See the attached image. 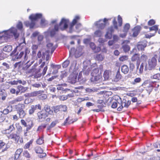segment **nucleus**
Returning a JSON list of instances; mask_svg holds the SVG:
<instances>
[{
    "instance_id": "3c124183",
    "label": "nucleus",
    "mask_w": 160,
    "mask_h": 160,
    "mask_svg": "<svg viewBox=\"0 0 160 160\" xmlns=\"http://www.w3.org/2000/svg\"><path fill=\"white\" fill-rule=\"evenodd\" d=\"M94 34L96 37H100L102 35V32L101 30H98L94 32Z\"/></svg>"
},
{
    "instance_id": "680f3d73",
    "label": "nucleus",
    "mask_w": 160,
    "mask_h": 160,
    "mask_svg": "<svg viewBox=\"0 0 160 160\" xmlns=\"http://www.w3.org/2000/svg\"><path fill=\"white\" fill-rule=\"evenodd\" d=\"M5 119V116L3 114L2 111H0V122H2Z\"/></svg>"
},
{
    "instance_id": "ea45409f",
    "label": "nucleus",
    "mask_w": 160,
    "mask_h": 160,
    "mask_svg": "<svg viewBox=\"0 0 160 160\" xmlns=\"http://www.w3.org/2000/svg\"><path fill=\"white\" fill-rule=\"evenodd\" d=\"M122 48L123 51L125 52H128L130 50V47L127 44L123 45Z\"/></svg>"
},
{
    "instance_id": "49530a36",
    "label": "nucleus",
    "mask_w": 160,
    "mask_h": 160,
    "mask_svg": "<svg viewBox=\"0 0 160 160\" xmlns=\"http://www.w3.org/2000/svg\"><path fill=\"white\" fill-rule=\"evenodd\" d=\"M17 134L18 135H20L22 131V127L20 125L16 127Z\"/></svg>"
},
{
    "instance_id": "423d86ee",
    "label": "nucleus",
    "mask_w": 160,
    "mask_h": 160,
    "mask_svg": "<svg viewBox=\"0 0 160 160\" xmlns=\"http://www.w3.org/2000/svg\"><path fill=\"white\" fill-rule=\"evenodd\" d=\"M7 128L2 131L3 134L7 135L9 134L12 132L14 131L15 128L13 124H8L7 125Z\"/></svg>"
},
{
    "instance_id": "a211bd4d",
    "label": "nucleus",
    "mask_w": 160,
    "mask_h": 160,
    "mask_svg": "<svg viewBox=\"0 0 160 160\" xmlns=\"http://www.w3.org/2000/svg\"><path fill=\"white\" fill-rule=\"evenodd\" d=\"M37 109L41 110V106L40 104L36 105H32L31 108L29 110V113L30 115L34 113L35 111Z\"/></svg>"
},
{
    "instance_id": "f704fd0d",
    "label": "nucleus",
    "mask_w": 160,
    "mask_h": 160,
    "mask_svg": "<svg viewBox=\"0 0 160 160\" xmlns=\"http://www.w3.org/2000/svg\"><path fill=\"white\" fill-rule=\"evenodd\" d=\"M24 108L25 105L23 104L19 103L15 106V108L17 111L23 110Z\"/></svg>"
},
{
    "instance_id": "f257e3e1",
    "label": "nucleus",
    "mask_w": 160,
    "mask_h": 160,
    "mask_svg": "<svg viewBox=\"0 0 160 160\" xmlns=\"http://www.w3.org/2000/svg\"><path fill=\"white\" fill-rule=\"evenodd\" d=\"M99 69L97 68L93 70L91 73V77L90 80L92 82L95 83H99L102 81L101 73L99 72Z\"/></svg>"
},
{
    "instance_id": "774afa93",
    "label": "nucleus",
    "mask_w": 160,
    "mask_h": 160,
    "mask_svg": "<svg viewBox=\"0 0 160 160\" xmlns=\"http://www.w3.org/2000/svg\"><path fill=\"white\" fill-rule=\"evenodd\" d=\"M148 58L147 56L144 54H142L140 57V59H141L142 60L144 61H146Z\"/></svg>"
},
{
    "instance_id": "f03ea898",
    "label": "nucleus",
    "mask_w": 160,
    "mask_h": 160,
    "mask_svg": "<svg viewBox=\"0 0 160 160\" xmlns=\"http://www.w3.org/2000/svg\"><path fill=\"white\" fill-rule=\"evenodd\" d=\"M5 35L0 36V39L3 37H6L8 38H10L13 36L15 37H18L19 34L17 33V30L15 28L12 27L9 30L5 31Z\"/></svg>"
},
{
    "instance_id": "8fccbe9b",
    "label": "nucleus",
    "mask_w": 160,
    "mask_h": 160,
    "mask_svg": "<svg viewBox=\"0 0 160 160\" xmlns=\"http://www.w3.org/2000/svg\"><path fill=\"white\" fill-rule=\"evenodd\" d=\"M22 82V80H13V81H11L9 82L8 83L12 85H17L18 83H21Z\"/></svg>"
},
{
    "instance_id": "9d476101",
    "label": "nucleus",
    "mask_w": 160,
    "mask_h": 160,
    "mask_svg": "<svg viewBox=\"0 0 160 160\" xmlns=\"http://www.w3.org/2000/svg\"><path fill=\"white\" fill-rule=\"evenodd\" d=\"M130 104L131 101L130 100H127L125 99H123L121 102V105L118 108L117 110L118 111H121L123 107L127 108Z\"/></svg>"
},
{
    "instance_id": "f3484780",
    "label": "nucleus",
    "mask_w": 160,
    "mask_h": 160,
    "mask_svg": "<svg viewBox=\"0 0 160 160\" xmlns=\"http://www.w3.org/2000/svg\"><path fill=\"white\" fill-rule=\"evenodd\" d=\"M80 17L78 16H75L72 22L70 23L69 27V32L70 33L72 32L74 26L76 24L78 21L79 20Z\"/></svg>"
},
{
    "instance_id": "7c9ffc66",
    "label": "nucleus",
    "mask_w": 160,
    "mask_h": 160,
    "mask_svg": "<svg viewBox=\"0 0 160 160\" xmlns=\"http://www.w3.org/2000/svg\"><path fill=\"white\" fill-rule=\"evenodd\" d=\"M24 24L27 27H29L30 28H33L35 25V23L33 22H30L29 21H26L24 22Z\"/></svg>"
},
{
    "instance_id": "393cba45",
    "label": "nucleus",
    "mask_w": 160,
    "mask_h": 160,
    "mask_svg": "<svg viewBox=\"0 0 160 160\" xmlns=\"http://www.w3.org/2000/svg\"><path fill=\"white\" fill-rule=\"evenodd\" d=\"M17 88L18 89V90L16 92V94L18 95L19 94L20 92H21V93H23L25 92L28 88L27 87H25L21 85H19L17 86Z\"/></svg>"
},
{
    "instance_id": "69168bd1",
    "label": "nucleus",
    "mask_w": 160,
    "mask_h": 160,
    "mask_svg": "<svg viewBox=\"0 0 160 160\" xmlns=\"http://www.w3.org/2000/svg\"><path fill=\"white\" fill-rule=\"evenodd\" d=\"M155 21L153 19H150L148 22V25L150 26H152L155 24Z\"/></svg>"
},
{
    "instance_id": "37998d69",
    "label": "nucleus",
    "mask_w": 160,
    "mask_h": 160,
    "mask_svg": "<svg viewBox=\"0 0 160 160\" xmlns=\"http://www.w3.org/2000/svg\"><path fill=\"white\" fill-rule=\"evenodd\" d=\"M57 121H53L52 122L50 125L48 126L47 128V131H49L51 130V129L54 127L56 124Z\"/></svg>"
},
{
    "instance_id": "9b49d317",
    "label": "nucleus",
    "mask_w": 160,
    "mask_h": 160,
    "mask_svg": "<svg viewBox=\"0 0 160 160\" xmlns=\"http://www.w3.org/2000/svg\"><path fill=\"white\" fill-rule=\"evenodd\" d=\"M36 152L39 154L38 156L40 158H43L46 156V154L43 152V150L42 148L40 147H36L34 149Z\"/></svg>"
},
{
    "instance_id": "e2e57ef3",
    "label": "nucleus",
    "mask_w": 160,
    "mask_h": 160,
    "mask_svg": "<svg viewBox=\"0 0 160 160\" xmlns=\"http://www.w3.org/2000/svg\"><path fill=\"white\" fill-rule=\"evenodd\" d=\"M9 108V107H7V108L3 110V112H2V113H3V114L4 115H7L8 114L9 112H10V111L8 109V108Z\"/></svg>"
},
{
    "instance_id": "cd10ccee",
    "label": "nucleus",
    "mask_w": 160,
    "mask_h": 160,
    "mask_svg": "<svg viewBox=\"0 0 160 160\" xmlns=\"http://www.w3.org/2000/svg\"><path fill=\"white\" fill-rule=\"evenodd\" d=\"M121 71L124 74H127L129 72V68L126 65H123L121 67Z\"/></svg>"
},
{
    "instance_id": "ddd939ff",
    "label": "nucleus",
    "mask_w": 160,
    "mask_h": 160,
    "mask_svg": "<svg viewBox=\"0 0 160 160\" xmlns=\"http://www.w3.org/2000/svg\"><path fill=\"white\" fill-rule=\"evenodd\" d=\"M98 105L97 106L98 109H94L92 110L93 112H99L101 111V109L104 107L105 103L104 101L102 100H98Z\"/></svg>"
},
{
    "instance_id": "864d4df0",
    "label": "nucleus",
    "mask_w": 160,
    "mask_h": 160,
    "mask_svg": "<svg viewBox=\"0 0 160 160\" xmlns=\"http://www.w3.org/2000/svg\"><path fill=\"white\" fill-rule=\"evenodd\" d=\"M130 28V25L129 23L126 24L123 27V31L125 32H127L128 31Z\"/></svg>"
},
{
    "instance_id": "0e129e2a",
    "label": "nucleus",
    "mask_w": 160,
    "mask_h": 160,
    "mask_svg": "<svg viewBox=\"0 0 160 160\" xmlns=\"http://www.w3.org/2000/svg\"><path fill=\"white\" fill-rule=\"evenodd\" d=\"M144 68V63H141L140 68H139V73L140 74H141L142 73Z\"/></svg>"
},
{
    "instance_id": "5fc2aeb1",
    "label": "nucleus",
    "mask_w": 160,
    "mask_h": 160,
    "mask_svg": "<svg viewBox=\"0 0 160 160\" xmlns=\"http://www.w3.org/2000/svg\"><path fill=\"white\" fill-rule=\"evenodd\" d=\"M24 52H24L25 54H24V60H27L28 59V57L27 56V55L30 53V51L28 48H25V50Z\"/></svg>"
},
{
    "instance_id": "2f4dec72",
    "label": "nucleus",
    "mask_w": 160,
    "mask_h": 160,
    "mask_svg": "<svg viewBox=\"0 0 160 160\" xmlns=\"http://www.w3.org/2000/svg\"><path fill=\"white\" fill-rule=\"evenodd\" d=\"M33 62H31L30 63L29 62V61H28L26 63H25L22 68V70L24 71H26L28 69L32 64L33 63Z\"/></svg>"
},
{
    "instance_id": "58836bf2",
    "label": "nucleus",
    "mask_w": 160,
    "mask_h": 160,
    "mask_svg": "<svg viewBox=\"0 0 160 160\" xmlns=\"http://www.w3.org/2000/svg\"><path fill=\"white\" fill-rule=\"evenodd\" d=\"M51 67L53 68H57V69L55 70L54 71H53L52 73L53 74H55L58 73V69L59 68H60L61 67V66L60 65H55L53 64H52L51 65Z\"/></svg>"
},
{
    "instance_id": "4be33fe9",
    "label": "nucleus",
    "mask_w": 160,
    "mask_h": 160,
    "mask_svg": "<svg viewBox=\"0 0 160 160\" xmlns=\"http://www.w3.org/2000/svg\"><path fill=\"white\" fill-rule=\"evenodd\" d=\"M142 28L140 26H137L134 27L133 29L132 36L134 37L137 36L140 32Z\"/></svg>"
},
{
    "instance_id": "39448f33",
    "label": "nucleus",
    "mask_w": 160,
    "mask_h": 160,
    "mask_svg": "<svg viewBox=\"0 0 160 160\" xmlns=\"http://www.w3.org/2000/svg\"><path fill=\"white\" fill-rule=\"evenodd\" d=\"M69 22V21L68 20L64 18L62 19L58 25L59 29L61 31H64L67 29L68 27Z\"/></svg>"
},
{
    "instance_id": "a878e982",
    "label": "nucleus",
    "mask_w": 160,
    "mask_h": 160,
    "mask_svg": "<svg viewBox=\"0 0 160 160\" xmlns=\"http://www.w3.org/2000/svg\"><path fill=\"white\" fill-rule=\"evenodd\" d=\"M77 75L71 74L68 77V81L71 83H75L77 81Z\"/></svg>"
},
{
    "instance_id": "c756f323",
    "label": "nucleus",
    "mask_w": 160,
    "mask_h": 160,
    "mask_svg": "<svg viewBox=\"0 0 160 160\" xmlns=\"http://www.w3.org/2000/svg\"><path fill=\"white\" fill-rule=\"evenodd\" d=\"M24 100V97L23 96H21L18 97L12 101V104L17 103V102H21Z\"/></svg>"
},
{
    "instance_id": "b1692460",
    "label": "nucleus",
    "mask_w": 160,
    "mask_h": 160,
    "mask_svg": "<svg viewBox=\"0 0 160 160\" xmlns=\"http://www.w3.org/2000/svg\"><path fill=\"white\" fill-rule=\"evenodd\" d=\"M6 136L8 139H13L15 141H18L19 137V135H18L17 133H11L9 134Z\"/></svg>"
},
{
    "instance_id": "f8f14e48",
    "label": "nucleus",
    "mask_w": 160,
    "mask_h": 160,
    "mask_svg": "<svg viewBox=\"0 0 160 160\" xmlns=\"http://www.w3.org/2000/svg\"><path fill=\"white\" fill-rule=\"evenodd\" d=\"M17 51V48H16L12 51L11 53V55L13 57H14L15 59H18L21 58L24 55V52H21L18 55V53H16Z\"/></svg>"
},
{
    "instance_id": "4d7b16f0",
    "label": "nucleus",
    "mask_w": 160,
    "mask_h": 160,
    "mask_svg": "<svg viewBox=\"0 0 160 160\" xmlns=\"http://www.w3.org/2000/svg\"><path fill=\"white\" fill-rule=\"evenodd\" d=\"M151 78L157 80L160 79V74L159 73L156 74L151 76Z\"/></svg>"
},
{
    "instance_id": "1a4fd4ad",
    "label": "nucleus",
    "mask_w": 160,
    "mask_h": 160,
    "mask_svg": "<svg viewBox=\"0 0 160 160\" xmlns=\"http://www.w3.org/2000/svg\"><path fill=\"white\" fill-rule=\"evenodd\" d=\"M158 25H155L152 27L149 28V31H154L155 33H150V34H147L145 35V38H150L153 36H154L158 31Z\"/></svg>"
},
{
    "instance_id": "79ce46f5",
    "label": "nucleus",
    "mask_w": 160,
    "mask_h": 160,
    "mask_svg": "<svg viewBox=\"0 0 160 160\" xmlns=\"http://www.w3.org/2000/svg\"><path fill=\"white\" fill-rule=\"evenodd\" d=\"M141 78L138 77L134 79V81L131 82V84L133 85H135L138 83H140L141 81Z\"/></svg>"
},
{
    "instance_id": "09e8293b",
    "label": "nucleus",
    "mask_w": 160,
    "mask_h": 160,
    "mask_svg": "<svg viewBox=\"0 0 160 160\" xmlns=\"http://www.w3.org/2000/svg\"><path fill=\"white\" fill-rule=\"evenodd\" d=\"M104 57L101 54H98L96 55L95 57L96 60L99 61H102L104 58Z\"/></svg>"
},
{
    "instance_id": "c85d7f7f",
    "label": "nucleus",
    "mask_w": 160,
    "mask_h": 160,
    "mask_svg": "<svg viewBox=\"0 0 160 160\" xmlns=\"http://www.w3.org/2000/svg\"><path fill=\"white\" fill-rule=\"evenodd\" d=\"M23 149L22 148H19L17 149L15 152V158L16 159H18L20 157V155L22 152Z\"/></svg>"
},
{
    "instance_id": "13d9d810",
    "label": "nucleus",
    "mask_w": 160,
    "mask_h": 160,
    "mask_svg": "<svg viewBox=\"0 0 160 160\" xmlns=\"http://www.w3.org/2000/svg\"><path fill=\"white\" fill-rule=\"evenodd\" d=\"M105 37L106 38L108 39H111L112 37V34L107 31L105 35Z\"/></svg>"
},
{
    "instance_id": "bb28decb",
    "label": "nucleus",
    "mask_w": 160,
    "mask_h": 160,
    "mask_svg": "<svg viewBox=\"0 0 160 160\" xmlns=\"http://www.w3.org/2000/svg\"><path fill=\"white\" fill-rule=\"evenodd\" d=\"M147 45L145 42H140L137 45V47L139 50H144V48L146 47Z\"/></svg>"
},
{
    "instance_id": "603ef678",
    "label": "nucleus",
    "mask_w": 160,
    "mask_h": 160,
    "mask_svg": "<svg viewBox=\"0 0 160 160\" xmlns=\"http://www.w3.org/2000/svg\"><path fill=\"white\" fill-rule=\"evenodd\" d=\"M43 138V136L39 138L37 140V143L39 145L43 144L44 143Z\"/></svg>"
},
{
    "instance_id": "052dcab7",
    "label": "nucleus",
    "mask_w": 160,
    "mask_h": 160,
    "mask_svg": "<svg viewBox=\"0 0 160 160\" xmlns=\"http://www.w3.org/2000/svg\"><path fill=\"white\" fill-rule=\"evenodd\" d=\"M118 19L119 26L121 27L122 26V17L119 15L118 16Z\"/></svg>"
},
{
    "instance_id": "de8ad7c7",
    "label": "nucleus",
    "mask_w": 160,
    "mask_h": 160,
    "mask_svg": "<svg viewBox=\"0 0 160 160\" xmlns=\"http://www.w3.org/2000/svg\"><path fill=\"white\" fill-rule=\"evenodd\" d=\"M122 75H121L120 72V67L118 68V71H117L116 74L115 76V79H116V81H118L121 78Z\"/></svg>"
},
{
    "instance_id": "e433bc0d",
    "label": "nucleus",
    "mask_w": 160,
    "mask_h": 160,
    "mask_svg": "<svg viewBox=\"0 0 160 160\" xmlns=\"http://www.w3.org/2000/svg\"><path fill=\"white\" fill-rule=\"evenodd\" d=\"M17 113L19 114V118H24L26 115V113L23 110L17 111Z\"/></svg>"
},
{
    "instance_id": "6e6d98bb",
    "label": "nucleus",
    "mask_w": 160,
    "mask_h": 160,
    "mask_svg": "<svg viewBox=\"0 0 160 160\" xmlns=\"http://www.w3.org/2000/svg\"><path fill=\"white\" fill-rule=\"evenodd\" d=\"M70 63V61L69 60H67L65 61L62 64L63 68H67Z\"/></svg>"
},
{
    "instance_id": "dca6fc26",
    "label": "nucleus",
    "mask_w": 160,
    "mask_h": 160,
    "mask_svg": "<svg viewBox=\"0 0 160 160\" xmlns=\"http://www.w3.org/2000/svg\"><path fill=\"white\" fill-rule=\"evenodd\" d=\"M48 116V115H52L53 111L51 108L50 106L48 104L45 105L42 110Z\"/></svg>"
},
{
    "instance_id": "412c9836",
    "label": "nucleus",
    "mask_w": 160,
    "mask_h": 160,
    "mask_svg": "<svg viewBox=\"0 0 160 160\" xmlns=\"http://www.w3.org/2000/svg\"><path fill=\"white\" fill-rule=\"evenodd\" d=\"M59 30V28L58 24H55L54 25V28L51 30L49 32L51 36L52 37L54 36L58 31Z\"/></svg>"
},
{
    "instance_id": "338daca9",
    "label": "nucleus",
    "mask_w": 160,
    "mask_h": 160,
    "mask_svg": "<svg viewBox=\"0 0 160 160\" xmlns=\"http://www.w3.org/2000/svg\"><path fill=\"white\" fill-rule=\"evenodd\" d=\"M24 156L27 158H30V155L27 150H25L23 152Z\"/></svg>"
},
{
    "instance_id": "6ab92c4d",
    "label": "nucleus",
    "mask_w": 160,
    "mask_h": 160,
    "mask_svg": "<svg viewBox=\"0 0 160 160\" xmlns=\"http://www.w3.org/2000/svg\"><path fill=\"white\" fill-rule=\"evenodd\" d=\"M47 46L48 50L46 52H47V53H49L50 51L51 54L53 53L57 47L56 46H53V44L51 43H48L47 44Z\"/></svg>"
},
{
    "instance_id": "c03bdc74",
    "label": "nucleus",
    "mask_w": 160,
    "mask_h": 160,
    "mask_svg": "<svg viewBox=\"0 0 160 160\" xmlns=\"http://www.w3.org/2000/svg\"><path fill=\"white\" fill-rule=\"evenodd\" d=\"M47 125V124H41L38 127L37 131H38L43 130L45 128H46Z\"/></svg>"
},
{
    "instance_id": "4c0bfd02",
    "label": "nucleus",
    "mask_w": 160,
    "mask_h": 160,
    "mask_svg": "<svg viewBox=\"0 0 160 160\" xmlns=\"http://www.w3.org/2000/svg\"><path fill=\"white\" fill-rule=\"evenodd\" d=\"M33 141V139H31L26 143L23 147L24 148V149H29L30 146L32 145Z\"/></svg>"
},
{
    "instance_id": "4468645a",
    "label": "nucleus",
    "mask_w": 160,
    "mask_h": 160,
    "mask_svg": "<svg viewBox=\"0 0 160 160\" xmlns=\"http://www.w3.org/2000/svg\"><path fill=\"white\" fill-rule=\"evenodd\" d=\"M37 119L39 120L43 121L48 116L42 110L38 112L37 113Z\"/></svg>"
},
{
    "instance_id": "0eeeda50",
    "label": "nucleus",
    "mask_w": 160,
    "mask_h": 160,
    "mask_svg": "<svg viewBox=\"0 0 160 160\" xmlns=\"http://www.w3.org/2000/svg\"><path fill=\"white\" fill-rule=\"evenodd\" d=\"M131 60L132 62H136L137 68L138 69L141 62L140 55L138 53H135L131 57Z\"/></svg>"
},
{
    "instance_id": "aec40b11",
    "label": "nucleus",
    "mask_w": 160,
    "mask_h": 160,
    "mask_svg": "<svg viewBox=\"0 0 160 160\" xmlns=\"http://www.w3.org/2000/svg\"><path fill=\"white\" fill-rule=\"evenodd\" d=\"M102 21V20L100 19L98 21L94 23L95 26L98 28L103 29L105 26L106 23L101 22Z\"/></svg>"
},
{
    "instance_id": "473e14b6",
    "label": "nucleus",
    "mask_w": 160,
    "mask_h": 160,
    "mask_svg": "<svg viewBox=\"0 0 160 160\" xmlns=\"http://www.w3.org/2000/svg\"><path fill=\"white\" fill-rule=\"evenodd\" d=\"M111 72L110 70H105L103 73V77L105 80H108L109 78V73Z\"/></svg>"
},
{
    "instance_id": "bf43d9fd",
    "label": "nucleus",
    "mask_w": 160,
    "mask_h": 160,
    "mask_svg": "<svg viewBox=\"0 0 160 160\" xmlns=\"http://www.w3.org/2000/svg\"><path fill=\"white\" fill-rule=\"evenodd\" d=\"M112 24L114 27V28L116 29H118V28L117 25V22L115 18H114L113 20Z\"/></svg>"
},
{
    "instance_id": "5701e85b",
    "label": "nucleus",
    "mask_w": 160,
    "mask_h": 160,
    "mask_svg": "<svg viewBox=\"0 0 160 160\" xmlns=\"http://www.w3.org/2000/svg\"><path fill=\"white\" fill-rule=\"evenodd\" d=\"M92 69V68L91 66H84L83 68L82 71L84 74L87 75L89 74Z\"/></svg>"
},
{
    "instance_id": "72a5a7b5",
    "label": "nucleus",
    "mask_w": 160,
    "mask_h": 160,
    "mask_svg": "<svg viewBox=\"0 0 160 160\" xmlns=\"http://www.w3.org/2000/svg\"><path fill=\"white\" fill-rule=\"evenodd\" d=\"M12 50V47L10 45L6 46H5L3 49V51L7 52H10Z\"/></svg>"
},
{
    "instance_id": "2eb2a0df",
    "label": "nucleus",
    "mask_w": 160,
    "mask_h": 160,
    "mask_svg": "<svg viewBox=\"0 0 160 160\" xmlns=\"http://www.w3.org/2000/svg\"><path fill=\"white\" fill-rule=\"evenodd\" d=\"M42 16V14L41 13L32 14L29 16V18L32 22L36 23L35 21L38 19L41 18Z\"/></svg>"
},
{
    "instance_id": "6e6552de",
    "label": "nucleus",
    "mask_w": 160,
    "mask_h": 160,
    "mask_svg": "<svg viewBox=\"0 0 160 160\" xmlns=\"http://www.w3.org/2000/svg\"><path fill=\"white\" fill-rule=\"evenodd\" d=\"M67 110V107L65 105H60L54 107L53 110L55 113L59 112H65Z\"/></svg>"
},
{
    "instance_id": "c9c22d12",
    "label": "nucleus",
    "mask_w": 160,
    "mask_h": 160,
    "mask_svg": "<svg viewBox=\"0 0 160 160\" xmlns=\"http://www.w3.org/2000/svg\"><path fill=\"white\" fill-rule=\"evenodd\" d=\"M41 94L40 91H34L29 94L28 96L30 97H34L38 96Z\"/></svg>"
},
{
    "instance_id": "a19ab883",
    "label": "nucleus",
    "mask_w": 160,
    "mask_h": 160,
    "mask_svg": "<svg viewBox=\"0 0 160 160\" xmlns=\"http://www.w3.org/2000/svg\"><path fill=\"white\" fill-rule=\"evenodd\" d=\"M35 69L34 68H32L30 69H28L25 71V73L27 74H31V76H32L34 73L35 72Z\"/></svg>"
},
{
    "instance_id": "7ed1b4c3",
    "label": "nucleus",
    "mask_w": 160,
    "mask_h": 160,
    "mask_svg": "<svg viewBox=\"0 0 160 160\" xmlns=\"http://www.w3.org/2000/svg\"><path fill=\"white\" fill-rule=\"evenodd\" d=\"M157 55H155L151 59H149L148 61V69L151 70L154 69L157 64Z\"/></svg>"
},
{
    "instance_id": "a18cd8bd",
    "label": "nucleus",
    "mask_w": 160,
    "mask_h": 160,
    "mask_svg": "<svg viewBox=\"0 0 160 160\" xmlns=\"http://www.w3.org/2000/svg\"><path fill=\"white\" fill-rule=\"evenodd\" d=\"M128 59V56L126 55L122 56L120 57L119 58V61L122 62L127 61Z\"/></svg>"
},
{
    "instance_id": "20e7f679",
    "label": "nucleus",
    "mask_w": 160,
    "mask_h": 160,
    "mask_svg": "<svg viewBox=\"0 0 160 160\" xmlns=\"http://www.w3.org/2000/svg\"><path fill=\"white\" fill-rule=\"evenodd\" d=\"M21 122L22 125L24 127H26V129L24 130V136H28V132L29 130H30L33 127V124L32 122L30 123L27 124L26 121L23 119L21 120Z\"/></svg>"
}]
</instances>
